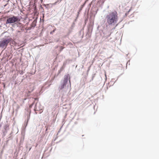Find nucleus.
I'll list each match as a JSON object with an SVG mask.
<instances>
[{
  "label": "nucleus",
  "mask_w": 159,
  "mask_h": 159,
  "mask_svg": "<svg viewBox=\"0 0 159 159\" xmlns=\"http://www.w3.org/2000/svg\"><path fill=\"white\" fill-rule=\"evenodd\" d=\"M118 15L117 11H114L108 13L105 17V19L107 20V23L108 25L111 26H115V25L113 29H115V27L122 21V20H121L118 24H116L118 20Z\"/></svg>",
  "instance_id": "nucleus-1"
},
{
  "label": "nucleus",
  "mask_w": 159,
  "mask_h": 159,
  "mask_svg": "<svg viewBox=\"0 0 159 159\" xmlns=\"http://www.w3.org/2000/svg\"><path fill=\"white\" fill-rule=\"evenodd\" d=\"M20 19L19 16L14 15H12L11 16H7V19L6 22L4 23V25L6 26L8 25H11L13 27L14 25H16L17 26L21 27L22 24L20 22Z\"/></svg>",
  "instance_id": "nucleus-2"
},
{
  "label": "nucleus",
  "mask_w": 159,
  "mask_h": 159,
  "mask_svg": "<svg viewBox=\"0 0 159 159\" xmlns=\"http://www.w3.org/2000/svg\"><path fill=\"white\" fill-rule=\"evenodd\" d=\"M13 41L12 39L9 36H5L0 41V47L6 48L9 43H12Z\"/></svg>",
  "instance_id": "nucleus-3"
},
{
  "label": "nucleus",
  "mask_w": 159,
  "mask_h": 159,
  "mask_svg": "<svg viewBox=\"0 0 159 159\" xmlns=\"http://www.w3.org/2000/svg\"><path fill=\"white\" fill-rule=\"evenodd\" d=\"M69 80V82H70V77L69 74H67L64 76V78L63 81H61L60 84L58 88V90L59 92L63 89L65 86H66L67 83Z\"/></svg>",
  "instance_id": "nucleus-4"
},
{
  "label": "nucleus",
  "mask_w": 159,
  "mask_h": 159,
  "mask_svg": "<svg viewBox=\"0 0 159 159\" xmlns=\"http://www.w3.org/2000/svg\"><path fill=\"white\" fill-rule=\"evenodd\" d=\"M37 23V20L35 19H34L30 25V26L32 28H34L36 26V24Z\"/></svg>",
  "instance_id": "nucleus-5"
},
{
  "label": "nucleus",
  "mask_w": 159,
  "mask_h": 159,
  "mask_svg": "<svg viewBox=\"0 0 159 159\" xmlns=\"http://www.w3.org/2000/svg\"><path fill=\"white\" fill-rule=\"evenodd\" d=\"M85 3H84L83 5H81L79 8V11L78 12V13L77 15V18H78L79 17V14H80V12L82 11L83 8L85 6Z\"/></svg>",
  "instance_id": "nucleus-6"
},
{
  "label": "nucleus",
  "mask_w": 159,
  "mask_h": 159,
  "mask_svg": "<svg viewBox=\"0 0 159 159\" xmlns=\"http://www.w3.org/2000/svg\"><path fill=\"white\" fill-rule=\"evenodd\" d=\"M7 19V16H3L2 17H1L0 19V21L1 22H6V21Z\"/></svg>",
  "instance_id": "nucleus-7"
},
{
  "label": "nucleus",
  "mask_w": 159,
  "mask_h": 159,
  "mask_svg": "<svg viewBox=\"0 0 159 159\" xmlns=\"http://www.w3.org/2000/svg\"><path fill=\"white\" fill-rule=\"evenodd\" d=\"M30 112L29 114L27 115V122H26V123L25 124V128L27 126V125H28V121H29V119H30Z\"/></svg>",
  "instance_id": "nucleus-8"
},
{
  "label": "nucleus",
  "mask_w": 159,
  "mask_h": 159,
  "mask_svg": "<svg viewBox=\"0 0 159 159\" xmlns=\"http://www.w3.org/2000/svg\"><path fill=\"white\" fill-rule=\"evenodd\" d=\"M2 135L4 136L6 135V134L7 133V130L5 128L2 130Z\"/></svg>",
  "instance_id": "nucleus-9"
},
{
  "label": "nucleus",
  "mask_w": 159,
  "mask_h": 159,
  "mask_svg": "<svg viewBox=\"0 0 159 159\" xmlns=\"http://www.w3.org/2000/svg\"><path fill=\"white\" fill-rule=\"evenodd\" d=\"M37 103H36L35 106V108L34 109V111H39L42 110L41 108H40L39 107H37Z\"/></svg>",
  "instance_id": "nucleus-10"
},
{
  "label": "nucleus",
  "mask_w": 159,
  "mask_h": 159,
  "mask_svg": "<svg viewBox=\"0 0 159 159\" xmlns=\"http://www.w3.org/2000/svg\"><path fill=\"white\" fill-rule=\"evenodd\" d=\"M111 32H108V34H107V32H103V34L105 35V37L107 38H108L110 36Z\"/></svg>",
  "instance_id": "nucleus-11"
},
{
  "label": "nucleus",
  "mask_w": 159,
  "mask_h": 159,
  "mask_svg": "<svg viewBox=\"0 0 159 159\" xmlns=\"http://www.w3.org/2000/svg\"><path fill=\"white\" fill-rule=\"evenodd\" d=\"M92 27L91 25H89L88 27V32H89L90 31L91 32L92 30Z\"/></svg>",
  "instance_id": "nucleus-12"
},
{
  "label": "nucleus",
  "mask_w": 159,
  "mask_h": 159,
  "mask_svg": "<svg viewBox=\"0 0 159 159\" xmlns=\"http://www.w3.org/2000/svg\"><path fill=\"white\" fill-rule=\"evenodd\" d=\"M59 48H60V50H59V52H61L62 50H63V49L64 48L62 46H60L59 47Z\"/></svg>",
  "instance_id": "nucleus-13"
},
{
  "label": "nucleus",
  "mask_w": 159,
  "mask_h": 159,
  "mask_svg": "<svg viewBox=\"0 0 159 159\" xmlns=\"http://www.w3.org/2000/svg\"><path fill=\"white\" fill-rule=\"evenodd\" d=\"M75 23L74 22H73L72 25H71V27H70V28L71 29H72L73 28L75 27Z\"/></svg>",
  "instance_id": "nucleus-14"
},
{
  "label": "nucleus",
  "mask_w": 159,
  "mask_h": 159,
  "mask_svg": "<svg viewBox=\"0 0 159 159\" xmlns=\"http://www.w3.org/2000/svg\"><path fill=\"white\" fill-rule=\"evenodd\" d=\"M3 153V150H2L1 152H0V158H2V155Z\"/></svg>",
  "instance_id": "nucleus-15"
},
{
  "label": "nucleus",
  "mask_w": 159,
  "mask_h": 159,
  "mask_svg": "<svg viewBox=\"0 0 159 159\" xmlns=\"http://www.w3.org/2000/svg\"><path fill=\"white\" fill-rule=\"evenodd\" d=\"M56 30V29H54V30H53L52 31H51L50 32V34H53V33H54L55 31Z\"/></svg>",
  "instance_id": "nucleus-16"
},
{
  "label": "nucleus",
  "mask_w": 159,
  "mask_h": 159,
  "mask_svg": "<svg viewBox=\"0 0 159 159\" xmlns=\"http://www.w3.org/2000/svg\"><path fill=\"white\" fill-rule=\"evenodd\" d=\"M32 29H33V28H32L30 26V27H28V30H31Z\"/></svg>",
  "instance_id": "nucleus-17"
},
{
  "label": "nucleus",
  "mask_w": 159,
  "mask_h": 159,
  "mask_svg": "<svg viewBox=\"0 0 159 159\" xmlns=\"http://www.w3.org/2000/svg\"><path fill=\"white\" fill-rule=\"evenodd\" d=\"M78 18H77V16H76V18H75V19L74 20V22H76V20H77V19Z\"/></svg>",
  "instance_id": "nucleus-18"
},
{
  "label": "nucleus",
  "mask_w": 159,
  "mask_h": 159,
  "mask_svg": "<svg viewBox=\"0 0 159 159\" xmlns=\"http://www.w3.org/2000/svg\"><path fill=\"white\" fill-rule=\"evenodd\" d=\"M62 69V68H61V69L59 70L58 71H59V73H60L61 72V71L62 70H61Z\"/></svg>",
  "instance_id": "nucleus-19"
},
{
  "label": "nucleus",
  "mask_w": 159,
  "mask_h": 159,
  "mask_svg": "<svg viewBox=\"0 0 159 159\" xmlns=\"http://www.w3.org/2000/svg\"><path fill=\"white\" fill-rule=\"evenodd\" d=\"M23 73H24V72H23V71H21L20 73V75H22L23 74Z\"/></svg>",
  "instance_id": "nucleus-20"
},
{
  "label": "nucleus",
  "mask_w": 159,
  "mask_h": 159,
  "mask_svg": "<svg viewBox=\"0 0 159 159\" xmlns=\"http://www.w3.org/2000/svg\"><path fill=\"white\" fill-rule=\"evenodd\" d=\"M59 47V46H56L55 47V49H57V48H58Z\"/></svg>",
  "instance_id": "nucleus-21"
},
{
  "label": "nucleus",
  "mask_w": 159,
  "mask_h": 159,
  "mask_svg": "<svg viewBox=\"0 0 159 159\" xmlns=\"http://www.w3.org/2000/svg\"><path fill=\"white\" fill-rule=\"evenodd\" d=\"M128 14V13L127 12H126V13H125V15L126 16H127Z\"/></svg>",
  "instance_id": "nucleus-22"
},
{
  "label": "nucleus",
  "mask_w": 159,
  "mask_h": 159,
  "mask_svg": "<svg viewBox=\"0 0 159 159\" xmlns=\"http://www.w3.org/2000/svg\"><path fill=\"white\" fill-rule=\"evenodd\" d=\"M90 69L89 68L87 70V73H88L89 70Z\"/></svg>",
  "instance_id": "nucleus-23"
},
{
  "label": "nucleus",
  "mask_w": 159,
  "mask_h": 159,
  "mask_svg": "<svg viewBox=\"0 0 159 159\" xmlns=\"http://www.w3.org/2000/svg\"><path fill=\"white\" fill-rule=\"evenodd\" d=\"M88 20V17L87 18H86L85 19V22H86V21H87Z\"/></svg>",
  "instance_id": "nucleus-24"
},
{
  "label": "nucleus",
  "mask_w": 159,
  "mask_h": 159,
  "mask_svg": "<svg viewBox=\"0 0 159 159\" xmlns=\"http://www.w3.org/2000/svg\"><path fill=\"white\" fill-rule=\"evenodd\" d=\"M34 104V103L33 102V104H32V105L30 106V107H32V106H33V105Z\"/></svg>",
  "instance_id": "nucleus-25"
},
{
  "label": "nucleus",
  "mask_w": 159,
  "mask_h": 159,
  "mask_svg": "<svg viewBox=\"0 0 159 159\" xmlns=\"http://www.w3.org/2000/svg\"><path fill=\"white\" fill-rule=\"evenodd\" d=\"M9 140V139H8V140H7L6 142H7V143H8V142Z\"/></svg>",
  "instance_id": "nucleus-26"
},
{
  "label": "nucleus",
  "mask_w": 159,
  "mask_h": 159,
  "mask_svg": "<svg viewBox=\"0 0 159 159\" xmlns=\"http://www.w3.org/2000/svg\"><path fill=\"white\" fill-rule=\"evenodd\" d=\"M3 84H4V87H5V84L4 83H3Z\"/></svg>",
  "instance_id": "nucleus-27"
},
{
  "label": "nucleus",
  "mask_w": 159,
  "mask_h": 159,
  "mask_svg": "<svg viewBox=\"0 0 159 159\" xmlns=\"http://www.w3.org/2000/svg\"><path fill=\"white\" fill-rule=\"evenodd\" d=\"M131 10V9H130L129 10V11H128V13H129V12Z\"/></svg>",
  "instance_id": "nucleus-28"
},
{
  "label": "nucleus",
  "mask_w": 159,
  "mask_h": 159,
  "mask_svg": "<svg viewBox=\"0 0 159 159\" xmlns=\"http://www.w3.org/2000/svg\"><path fill=\"white\" fill-rule=\"evenodd\" d=\"M93 77H94V76H92V80H93Z\"/></svg>",
  "instance_id": "nucleus-29"
},
{
  "label": "nucleus",
  "mask_w": 159,
  "mask_h": 159,
  "mask_svg": "<svg viewBox=\"0 0 159 159\" xmlns=\"http://www.w3.org/2000/svg\"><path fill=\"white\" fill-rule=\"evenodd\" d=\"M45 7H46V8H47V7H46V5H45Z\"/></svg>",
  "instance_id": "nucleus-30"
},
{
  "label": "nucleus",
  "mask_w": 159,
  "mask_h": 159,
  "mask_svg": "<svg viewBox=\"0 0 159 159\" xmlns=\"http://www.w3.org/2000/svg\"><path fill=\"white\" fill-rule=\"evenodd\" d=\"M31 149V148H30V149H29V151H30V150Z\"/></svg>",
  "instance_id": "nucleus-31"
},
{
  "label": "nucleus",
  "mask_w": 159,
  "mask_h": 159,
  "mask_svg": "<svg viewBox=\"0 0 159 159\" xmlns=\"http://www.w3.org/2000/svg\"><path fill=\"white\" fill-rule=\"evenodd\" d=\"M1 74H0V76H1Z\"/></svg>",
  "instance_id": "nucleus-32"
},
{
  "label": "nucleus",
  "mask_w": 159,
  "mask_h": 159,
  "mask_svg": "<svg viewBox=\"0 0 159 159\" xmlns=\"http://www.w3.org/2000/svg\"><path fill=\"white\" fill-rule=\"evenodd\" d=\"M54 4H56V2L54 3Z\"/></svg>",
  "instance_id": "nucleus-33"
},
{
  "label": "nucleus",
  "mask_w": 159,
  "mask_h": 159,
  "mask_svg": "<svg viewBox=\"0 0 159 159\" xmlns=\"http://www.w3.org/2000/svg\"><path fill=\"white\" fill-rule=\"evenodd\" d=\"M41 113V112H40V113Z\"/></svg>",
  "instance_id": "nucleus-34"
}]
</instances>
